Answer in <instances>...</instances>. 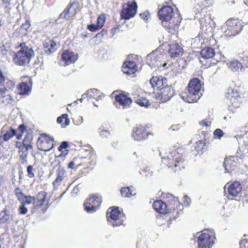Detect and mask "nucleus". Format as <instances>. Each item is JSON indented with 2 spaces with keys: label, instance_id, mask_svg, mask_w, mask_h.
Wrapping results in <instances>:
<instances>
[{
  "label": "nucleus",
  "instance_id": "obj_1",
  "mask_svg": "<svg viewBox=\"0 0 248 248\" xmlns=\"http://www.w3.org/2000/svg\"><path fill=\"white\" fill-rule=\"evenodd\" d=\"M158 15L160 19L162 21V26L166 28L170 32L178 28V23L180 22L182 19L181 17L179 16L175 23L173 21H170L173 16V11L172 8L168 5L160 9L158 12Z\"/></svg>",
  "mask_w": 248,
  "mask_h": 248
},
{
  "label": "nucleus",
  "instance_id": "obj_2",
  "mask_svg": "<svg viewBox=\"0 0 248 248\" xmlns=\"http://www.w3.org/2000/svg\"><path fill=\"white\" fill-rule=\"evenodd\" d=\"M188 94L181 95L182 99L189 103L197 102L202 95V86L197 78L191 79L188 86Z\"/></svg>",
  "mask_w": 248,
  "mask_h": 248
},
{
  "label": "nucleus",
  "instance_id": "obj_3",
  "mask_svg": "<svg viewBox=\"0 0 248 248\" xmlns=\"http://www.w3.org/2000/svg\"><path fill=\"white\" fill-rule=\"evenodd\" d=\"M20 50L15 54L14 61L17 65L26 66L34 56V52L31 47L26 46L24 43L20 44Z\"/></svg>",
  "mask_w": 248,
  "mask_h": 248
},
{
  "label": "nucleus",
  "instance_id": "obj_4",
  "mask_svg": "<svg viewBox=\"0 0 248 248\" xmlns=\"http://www.w3.org/2000/svg\"><path fill=\"white\" fill-rule=\"evenodd\" d=\"M216 237L213 231L204 230L198 237V248H211L214 244Z\"/></svg>",
  "mask_w": 248,
  "mask_h": 248
},
{
  "label": "nucleus",
  "instance_id": "obj_5",
  "mask_svg": "<svg viewBox=\"0 0 248 248\" xmlns=\"http://www.w3.org/2000/svg\"><path fill=\"white\" fill-rule=\"evenodd\" d=\"M108 221L113 226H117L122 224L124 220V215L118 208H109L107 212Z\"/></svg>",
  "mask_w": 248,
  "mask_h": 248
},
{
  "label": "nucleus",
  "instance_id": "obj_6",
  "mask_svg": "<svg viewBox=\"0 0 248 248\" xmlns=\"http://www.w3.org/2000/svg\"><path fill=\"white\" fill-rule=\"evenodd\" d=\"M161 158L164 163L169 168L180 167L183 162L181 155L175 150L170 152L167 156H162Z\"/></svg>",
  "mask_w": 248,
  "mask_h": 248
},
{
  "label": "nucleus",
  "instance_id": "obj_7",
  "mask_svg": "<svg viewBox=\"0 0 248 248\" xmlns=\"http://www.w3.org/2000/svg\"><path fill=\"white\" fill-rule=\"evenodd\" d=\"M242 26L239 21L236 20H229L223 26L225 35L231 37L236 35L241 31Z\"/></svg>",
  "mask_w": 248,
  "mask_h": 248
},
{
  "label": "nucleus",
  "instance_id": "obj_8",
  "mask_svg": "<svg viewBox=\"0 0 248 248\" xmlns=\"http://www.w3.org/2000/svg\"><path fill=\"white\" fill-rule=\"evenodd\" d=\"M101 202V196L96 195H93L86 200L84 204L85 210L88 213H93L99 208Z\"/></svg>",
  "mask_w": 248,
  "mask_h": 248
},
{
  "label": "nucleus",
  "instance_id": "obj_9",
  "mask_svg": "<svg viewBox=\"0 0 248 248\" xmlns=\"http://www.w3.org/2000/svg\"><path fill=\"white\" fill-rule=\"evenodd\" d=\"M173 91L171 86L166 84L158 90L155 95V101L156 102H165L170 100L173 96Z\"/></svg>",
  "mask_w": 248,
  "mask_h": 248
},
{
  "label": "nucleus",
  "instance_id": "obj_10",
  "mask_svg": "<svg viewBox=\"0 0 248 248\" xmlns=\"http://www.w3.org/2000/svg\"><path fill=\"white\" fill-rule=\"evenodd\" d=\"M137 5L135 2H128L123 6L121 16L122 18L129 19L134 16L137 12Z\"/></svg>",
  "mask_w": 248,
  "mask_h": 248
},
{
  "label": "nucleus",
  "instance_id": "obj_11",
  "mask_svg": "<svg viewBox=\"0 0 248 248\" xmlns=\"http://www.w3.org/2000/svg\"><path fill=\"white\" fill-rule=\"evenodd\" d=\"M37 144L40 150L48 152L54 146L53 139L45 134L39 138Z\"/></svg>",
  "mask_w": 248,
  "mask_h": 248
},
{
  "label": "nucleus",
  "instance_id": "obj_12",
  "mask_svg": "<svg viewBox=\"0 0 248 248\" xmlns=\"http://www.w3.org/2000/svg\"><path fill=\"white\" fill-rule=\"evenodd\" d=\"M163 55L157 51H154L147 56V62L150 66L161 67L165 66L166 63H162Z\"/></svg>",
  "mask_w": 248,
  "mask_h": 248
},
{
  "label": "nucleus",
  "instance_id": "obj_13",
  "mask_svg": "<svg viewBox=\"0 0 248 248\" xmlns=\"http://www.w3.org/2000/svg\"><path fill=\"white\" fill-rule=\"evenodd\" d=\"M153 207L154 209L157 212L159 213L160 214H166L169 213V210H171L173 208V211H172L173 215L178 213L177 211H175V209L173 206V203H170L167 205V204L163 202L161 200H157L153 204Z\"/></svg>",
  "mask_w": 248,
  "mask_h": 248
},
{
  "label": "nucleus",
  "instance_id": "obj_14",
  "mask_svg": "<svg viewBox=\"0 0 248 248\" xmlns=\"http://www.w3.org/2000/svg\"><path fill=\"white\" fill-rule=\"evenodd\" d=\"M36 206L42 207L45 212L49 206V197L47 193L44 191H41L36 196Z\"/></svg>",
  "mask_w": 248,
  "mask_h": 248
},
{
  "label": "nucleus",
  "instance_id": "obj_15",
  "mask_svg": "<svg viewBox=\"0 0 248 248\" xmlns=\"http://www.w3.org/2000/svg\"><path fill=\"white\" fill-rule=\"evenodd\" d=\"M32 146L30 143H28L24 140L23 141V145L19 147V160L22 164L27 163L28 150H31Z\"/></svg>",
  "mask_w": 248,
  "mask_h": 248
},
{
  "label": "nucleus",
  "instance_id": "obj_16",
  "mask_svg": "<svg viewBox=\"0 0 248 248\" xmlns=\"http://www.w3.org/2000/svg\"><path fill=\"white\" fill-rule=\"evenodd\" d=\"M150 134L151 133L146 132L144 127L140 125L133 129L132 137L135 140H140L146 139Z\"/></svg>",
  "mask_w": 248,
  "mask_h": 248
},
{
  "label": "nucleus",
  "instance_id": "obj_17",
  "mask_svg": "<svg viewBox=\"0 0 248 248\" xmlns=\"http://www.w3.org/2000/svg\"><path fill=\"white\" fill-rule=\"evenodd\" d=\"M78 55L72 51L64 50L62 54V61L65 65H68L74 63L78 59Z\"/></svg>",
  "mask_w": 248,
  "mask_h": 248
},
{
  "label": "nucleus",
  "instance_id": "obj_18",
  "mask_svg": "<svg viewBox=\"0 0 248 248\" xmlns=\"http://www.w3.org/2000/svg\"><path fill=\"white\" fill-rule=\"evenodd\" d=\"M66 174L65 170L60 166H58L57 169L56 170V177L53 183V185L55 189H57L58 187L61 185L62 181L66 177Z\"/></svg>",
  "mask_w": 248,
  "mask_h": 248
},
{
  "label": "nucleus",
  "instance_id": "obj_19",
  "mask_svg": "<svg viewBox=\"0 0 248 248\" xmlns=\"http://www.w3.org/2000/svg\"><path fill=\"white\" fill-rule=\"evenodd\" d=\"M14 87L15 83L11 80L6 79V81L0 84V96L11 93Z\"/></svg>",
  "mask_w": 248,
  "mask_h": 248
},
{
  "label": "nucleus",
  "instance_id": "obj_20",
  "mask_svg": "<svg viewBox=\"0 0 248 248\" xmlns=\"http://www.w3.org/2000/svg\"><path fill=\"white\" fill-rule=\"evenodd\" d=\"M150 83L154 89L159 90L167 84V79L162 77H153L150 80Z\"/></svg>",
  "mask_w": 248,
  "mask_h": 248
},
{
  "label": "nucleus",
  "instance_id": "obj_21",
  "mask_svg": "<svg viewBox=\"0 0 248 248\" xmlns=\"http://www.w3.org/2000/svg\"><path fill=\"white\" fill-rule=\"evenodd\" d=\"M122 71L128 75L135 73L137 70V65L135 62L132 61L125 62L122 67Z\"/></svg>",
  "mask_w": 248,
  "mask_h": 248
},
{
  "label": "nucleus",
  "instance_id": "obj_22",
  "mask_svg": "<svg viewBox=\"0 0 248 248\" xmlns=\"http://www.w3.org/2000/svg\"><path fill=\"white\" fill-rule=\"evenodd\" d=\"M228 192L229 194L233 197L237 196L242 191V186L239 182L235 181L228 187Z\"/></svg>",
  "mask_w": 248,
  "mask_h": 248
},
{
  "label": "nucleus",
  "instance_id": "obj_23",
  "mask_svg": "<svg viewBox=\"0 0 248 248\" xmlns=\"http://www.w3.org/2000/svg\"><path fill=\"white\" fill-rule=\"evenodd\" d=\"M116 101L124 108H126L132 103V100L124 94H119L115 97Z\"/></svg>",
  "mask_w": 248,
  "mask_h": 248
},
{
  "label": "nucleus",
  "instance_id": "obj_24",
  "mask_svg": "<svg viewBox=\"0 0 248 248\" xmlns=\"http://www.w3.org/2000/svg\"><path fill=\"white\" fill-rule=\"evenodd\" d=\"M169 53L171 57H177L183 53V48L177 43H172L170 46Z\"/></svg>",
  "mask_w": 248,
  "mask_h": 248
},
{
  "label": "nucleus",
  "instance_id": "obj_25",
  "mask_svg": "<svg viewBox=\"0 0 248 248\" xmlns=\"http://www.w3.org/2000/svg\"><path fill=\"white\" fill-rule=\"evenodd\" d=\"M228 100L229 101V102L228 103L229 109L230 110L234 111V109L238 108L240 107L241 103V97H238L236 98H227Z\"/></svg>",
  "mask_w": 248,
  "mask_h": 248
},
{
  "label": "nucleus",
  "instance_id": "obj_26",
  "mask_svg": "<svg viewBox=\"0 0 248 248\" xmlns=\"http://www.w3.org/2000/svg\"><path fill=\"white\" fill-rule=\"evenodd\" d=\"M56 44L51 40H48L45 42L44 47L45 51L47 53H51L56 50Z\"/></svg>",
  "mask_w": 248,
  "mask_h": 248
},
{
  "label": "nucleus",
  "instance_id": "obj_27",
  "mask_svg": "<svg viewBox=\"0 0 248 248\" xmlns=\"http://www.w3.org/2000/svg\"><path fill=\"white\" fill-rule=\"evenodd\" d=\"M12 219V215L7 209H4L0 212V222H9Z\"/></svg>",
  "mask_w": 248,
  "mask_h": 248
},
{
  "label": "nucleus",
  "instance_id": "obj_28",
  "mask_svg": "<svg viewBox=\"0 0 248 248\" xmlns=\"http://www.w3.org/2000/svg\"><path fill=\"white\" fill-rule=\"evenodd\" d=\"M19 94L20 95H28L31 91V88L26 82H22L18 86Z\"/></svg>",
  "mask_w": 248,
  "mask_h": 248
},
{
  "label": "nucleus",
  "instance_id": "obj_29",
  "mask_svg": "<svg viewBox=\"0 0 248 248\" xmlns=\"http://www.w3.org/2000/svg\"><path fill=\"white\" fill-rule=\"evenodd\" d=\"M215 54L214 49L209 47H205L201 51L202 57L205 59L212 58L215 55Z\"/></svg>",
  "mask_w": 248,
  "mask_h": 248
},
{
  "label": "nucleus",
  "instance_id": "obj_30",
  "mask_svg": "<svg viewBox=\"0 0 248 248\" xmlns=\"http://www.w3.org/2000/svg\"><path fill=\"white\" fill-rule=\"evenodd\" d=\"M228 67L232 71H237L239 69H242V64L236 60H232L227 62Z\"/></svg>",
  "mask_w": 248,
  "mask_h": 248
},
{
  "label": "nucleus",
  "instance_id": "obj_31",
  "mask_svg": "<svg viewBox=\"0 0 248 248\" xmlns=\"http://www.w3.org/2000/svg\"><path fill=\"white\" fill-rule=\"evenodd\" d=\"M0 100L5 105H12L15 102V100L11 95V93L0 96Z\"/></svg>",
  "mask_w": 248,
  "mask_h": 248
},
{
  "label": "nucleus",
  "instance_id": "obj_32",
  "mask_svg": "<svg viewBox=\"0 0 248 248\" xmlns=\"http://www.w3.org/2000/svg\"><path fill=\"white\" fill-rule=\"evenodd\" d=\"M31 23L30 21L26 20L25 22L22 24L20 28L18 29L19 35H26L27 32L30 29Z\"/></svg>",
  "mask_w": 248,
  "mask_h": 248
},
{
  "label": "nucleus",
  "instance_id": "obj_33",
  "mask_svg": "<svg viewBox=\"0 0 248 248\" xmlns=\"http://www.w3.org/2000/svg\"><path fill=\"white\" fill-rule=\"evenodd\" d=\"M238 97H240V96L239 95L238 91L236 89L232 88L228 89V92L226 94L227 98H236Z\"/></svg>",
  "mask_w": 248,
  "mask_h": 248
},
{
  "label": "nucleus",
  "instance_id": "obj_34",
  "mask_svg": "<svg viewBox=\"0 0 248 248\" xmlns=\"http://www.w3.org/2000/svg\"><path fill=\"white\" fill-rule=\"evenodd\" d=\"M136 103L141 107H147L150 103L148 99L144 97H140L136 99Z\"/></svg>",
  "mask_w": 248,
  "mask_h": 248
},
{
  "label": "nucleus",
  "instance_id": "obj_35",
  "mask_svg": "<svg viewBox=\"0 0 248 248\" xmlns=\"http://www.w3.org/2000/svg\"><path fill=\"white\" fill-rule=\"evenodd\" d=\"M122 195L124 197H130L135 194L132 193V191L129 187H123L121 190Z\"/></svg>",
  "mask_w": 248,
  "mask_h": 248
},
{
  "label": "nucleus",
  "instance_id": "obj_36",
  "mask_svg": "<svg viewBox=\"0 0 248 248\" xmlns=\"http://www.w3.org/2000/svg\"><path fill=\"white\" fill-rule=\"evenodd\" d=\"M97 89H93L88 91L85 93L83 94L82 95V98L80 99L79 101L81 102L83 98H91L92 97H95V95H93L92 94V93L96 92Z\"/></svg>",
  "mask_w": 248,
  "mask_h": 248
},
{
  "label": "nucleus",
  "instance_id": "obj_37",
  "mask_svg": "<svg viewBox=\"0 0 248 248\" xmlns=\"http://www.w3.org/2000/svg\"><path fill=\"white\" fill-rule=\"evenodd\" d=\"M68 144L67 141H62L61 143L60 146L58 148L59 151L62 152V154H62H63V155H65L67 154V153H68L67 150H65L64 151H62V150L66 149V148L68 147Z\"/></svg>",
  "mask_w": 248,
  "mask_h": 248
},
{
  "label": "nucleus",
  "instance_id": "obj_38",
  "mask_svg": "<svg viewBox=\"0 0 248 248\" xmlns=\"http://www.w3.org/2000/svg\"><path fill=\"white\" fill-rule=\"evenodd\" d=\"M106 20V17L105 15L102 14L100 15L97 20V25H98V27H100V28H102Z\"/></svg>",
  "mask_w": 248,
  "mask_h": 248
},
{
  "label": "nucleus",
  "instance_id": "obj_39",
  "mask_svg": "<svg viewBox=\"0 0 248 248\" xmlns=\"http://www.w3.org/2000/svg\"><path fill=\"white\" fill-rule=\"evenodd\" d=\"M25 200L23 199V202L24 203L23 204H30L31 203H34L35 202V198L32 196H25L24 197Z\"/></svg>",
  "mask_w": 248,
  "mask_h": 248
},
{
  "label": "nucleus",
  "instance_id": "obj_40",
  "mask_svg": "<svg viewBox=\"0 0 248 248\" xmlns=\"http://www.w3.org/2000/svg\"><path fill=\"white\" fill-rule=\"evenodd\" d=\"M15 193L16 196L17 197L18 200L19 201H23V199H24V197L26 196H24L21 190L19 188H16L15 189Z\"/></svg>",
  "mask_w": 248,
  "mask_h": 248
},
{
  "label": "nucleus",
  "instance_id": "obj_41",
  "mask_svg": "<svg viewBox=\"0 0 248 248\" xmlns=\"http://www.w3.org/2000/svg\"><path fill=\"white\" fill-rule=\"evenodd\" d=\"M205 146V143L202 140H199L196 143L195 149L197 151H201Z\"/></svg>",
  "mask_w": 248,
  "mask_h": 248
},
{
  "label": "nucleus",
  "instance_id": "obj_42",
  "mask_svg": "<svg viewBox=\"0 0 248 248\" xmlns=\"http://www.w3.org/2000/svg\"><path fill=\"white\" fill-rule=\"evenodd\" d=\"M72 4L68 5L63 12L61 14V16H63L64 18L68 19L69 18L70 9L72 7Z\"/></svg>",
  "mask_w": 248,
  "mask_h": 248
},
{
  "label": "nucleus",
  "instance_id": "obj_43",
  "mask_svg": "<svg viewBox=\"0 0 248 248\" xmlns=\"http://www.w3.org/2000/svg\"><path fill=\"white\" fill-rule=\"evenodd\" d=\"M98 132L102 138H107L109 135V132L103 127H100L98 129Z\"/></svg>",
  "mask_w": 248,
  "mask_h": 248
},
{
  "label": "nucleus",
  "instance_id": "obj_44",
  "mask_svg": "<svg viewBox=\"0 0 248 248\" xmlns=\"http://www.w3.org/2000/svg\"><path fill=\"white\" fill-rule=\"evenodd\" d=\"M224 135V133L220 129H217L214 131V137L215 139H220Z\"/></svg>",
  "mask_w": 248,
  "mask_h": 248
},
{
  "label": "nucleus",
  "instance_id": "obj_45",
  "mask_svg": "<svg viewBox=\"0 0 248 248\" xmlns=\"http://www.w3.org/2000/svg\"><path fill=\"white\" fill-rule=\"evenodd\" d=\"M100 28L98 27L97 25L92 24L87 26V29L91 31H94L98 30Z\"/></svg>",
  "mask_w": 248,
  "mask_h": 248
},
{
  "label": "nucleus",
  "instance_id": "obj_46",
  "mask_svg": "<svg viewBox=\"0 0 248 248\" xmlns=\"http://www.w3.org/2000/svg\"><path fill=\"white\" fill-rule=\"evenodd\" d=\"M63 117H64L65 122L64 124H62V127L63 128H65L66 126H68L70 124V120L68 118V115L67 114H63Z\"/></svg>",
  "mask_w": 248,
  "mask_h": 248
},
{
  "label": "nucleus",
  "instance_id": "obj_47",
  "mask_svg": "<svg viewBox=\"0 0 248 248\" xmlns=\"http://www.w3.org/2000/svg\"><path fill=\"white\" fill-rule=\"evenodd\" d=\"M33 169L32 166L29 165L27 167V171L28 172V176L30 178H32L34 176V173L33 172Z\"/></svg>",
  "mask_w": 248,
  "mask_h": 248
},
{
  "label": "nucleus",
  "instance_id": "obj_48",
  "mask_svg": "<svg viewBox=\"0 0 248 248\" xmlns=\"http://www.w3.org/2000/svg\"><path fill=\"white\" fill-rule=\"evenodd\" d=\"M25 205H24V204H22L19 208V212L20 214H25L27 213V211H28V209L27 208L25 207Z\"/></svg>",
  "mask_w": 248,
  "mask_h": 248
},
{
  "label": "nucleus",
  "instance_id": "obj_49",
  "mask_svg": "<svg viewBox=\"0 0 248 248\" xmlns=\"http://www.w3.org/2000/svg\"><path fill=\"white\" fill-rule=\"evenodd\" d=\"M200 124L203 126L209 127L211 124V122L206 119L201 122Z\"/></svg>",
  "mask_w": 248,
  "mask_h": 248
},
{
  "label": "nucleus",
  "instance_id": "obj_50",
  "mask_svg": "<svg viewBox=\"0 0 248 248\" xmlns=\"http://www.w3.org/2000/svg\"><path fill=\"white\" fill-rule=\"evenodd\" d=\"M190 202V199L187 196L184 197V204L186 206H188Z\"/></svg>",
  "mask_w": 248,
  "mask_h": 248
},
{
  "label": "nucleus",
  "instance_id": "obj_51",
  "mask_svg": "<svg viewBox=\"0 0 248 248\" xmlns=\"http://www.w3.org/2000/svg\"><path fill=\"white\" fill-rule=\"evenodd\" d=\"M10 0H6L3 1V4L4 5V7L5 8H8L9 9H11V7H9V6L11 5Z\"/></svg>",
  "mask_w": 248,
  "mask_h": 248
},
{
  "label": "nucleus",
  "instance_id": "obj_52",
  "mask_svg": "<svg viewBox=\"0 0 248 248\" xmlns=\"http://www.w3.org/2000/svg\"><path fill=\"white\" fill-rule=\"evenodd\" d=\"M6 81V79L5 78V77L2 75L1 71L0 70V84Z\"/></svg>",
  "mask_w": 248,
  "mask_h": 248
},
{
  "label": "nucleus",
  "instance_id": "obj_53",
  "mask_svg": "<svg viewBox=\"0 0 248 248\" xmlns=\"http://www.w3.org/2000/svg\"><path fill=\"white\" fill-rule=\"evenodd\" d=\"M179 127L180 126L178 124L173 125L170 127V129L172 131H175L179 130Z\"/></svg>",
  "mask_w": 248,
  "mask_h": 248
},
{
  "label": "nucleus",
  "instance_id": "obj_54",
  "mask_svg": "<svg viewBox=\"0 0 248 248\" xmlns=\"http://www.w3.org/2000/svg\"><path fill=\"white\" fill-rule=\"evenodd\" d=\"M140 16L144 20H146L148 19V16L145 13H142L140 14Z\"/></svg>",
  "mask_w": 248,
  "mask_h": 248
},
{
  "label": "nucleus",
  "instance_id": "obj_55",
  "mask_svg": "<svg viewBox=\"0 0 248 248\" xmlns=\"http://www.w3.org/2000/svg\"><path fill=\"white\" fill-rule=\"evenodd\" d=\"M75 166V162L73 161H71L68 165V168L73 169Z\"/></svg>",
  "mask_w": 248,
  "mask_h": 248
},
{
  "label": "nucleus",
  "instance_id": "obj_56",
  "mask_svg": "<svg viewBox=\"0 0 248 248\" xmlns=\"http://www.w3.org/2000/svg\"><path fill=\"white\" fill-rule=\"evenodd\" d=\"M64 119V117H63V114L60 116V117H59L58 118H57V123L58 124H61L62 123V122L63 121V120Z\"/></svg>",
  "mask_w": 248,
  "mask_h": 248
},
{
  "label": "nucleus",
  "instance_id": "obj_57",
  "mask_svg": "<svg viewBox=\"0 0 248 248\" xmlns=\"http://www.w3.org/2000/svg\"><path fill=\"white\" fill-rule=\"evenodd\" d=\"M102 95H98V93L97 95H95V97H93V98H95L96 100H99L100 99H101L102 98Z\"/></svg>",
  "mask_w": 248,
  "mask_h": 248
},
{
  "label": "nucleus",
  "instance_id": "obj_58",
  "mask_svg": "<svg viewBox=\"0 0 248 248\" xmlns=\"http://www.w3.org/2000/svg\"><path fill=\"white\" fill-rule=\"evenodd\" d=\"M19 128L21 132H23V131L25 129V126L24 124H21L19 126Z\"/></svg>",
  "mask_w": 248,
  "mask_h": 248
},
{
  "label": "nucleus",
  "instance_id": "obj_59",
  "mask_svg": "<svg viewBox=\"0 0 248 248\" xmlns=\"http://www.w3.org/2000/svg\"><path fill=\"white\" fill-rule=\"evenodd\" d=\"M2 182H3V178L2 177L0 176V186H1Z\"/></svg>",
  "mask_w": 248,
  "mask_h": 248
},
{
  "label": "nucleus",
  "instance_id": "obj_60",
  "mask_svg": "<svg viewBox=\"0 0 248 248\" xmlns=\"http://www.w3.org/2000/svg\"><path fill=\"white\" fill-rule=\"evenodd\" d=\"M225 57L224 56H223L220 59V61H224L225 62Z\"/></svg>",
  "mask_w": 248,
  "mask_h": 248
},
{
  "label": "nucleus",
  "instance_id": "obj_61",
  "mask_svg": "<svg viewBox=\"0 0 248 248\" xmlns=\"http://www.w3.org/2000/svg\"><path fill=\"white\" fill-rule=\"evenodd\" d=\"M80 119H81V123H83V122H84V119H83V117L80 116Z\"/></svg>",
  "mask_w": 248,
  "mask_h": 248
},
{
  "label": "nucleus",
  "instance_id": "obj_62",
  "mask_svg": "<svg viewBox=\"0 0 248 248\" xmlns=\"http://www.w3.org/2000/svg\"><path fill=\"white\" fill-rule=\"evenodd\" d=\"M97 91H98L97 90ZM92 94H93V95H97V92H94V93H92Z\"/></svg>",
  "mask_w": 248,
  "mask_h": 248
},
{
  "label": "nucleus",
  "instance_id": "obj_63",
  "mask_svg": "<svg viewBox=\"0 0 248 248\" xmlns=\"http://www.w3.org/2000/svg\"><path fill=\"white\" fill-rule=\"evenodd\" d=\"M224 188H225V189H226V188H227V185L224 186Z\"/></svg>",
  "mask_w": 248,
  "mask_h": 248
},
{
  "label": "nucleus",
  "instance_id": "obj_64",
  "mask_svg": "<svg viewBox=\"0 0 248 248\" xmlns=\"http://www.w3.org/2000/svg\"><path fill=\"white\" fill-rule=\"evenodd\" d=\"M226 119H227V117H224V120H226Z\"/></svg>",
  "mask_w": 248,
  "mask_h": 248
}]
</instances>
